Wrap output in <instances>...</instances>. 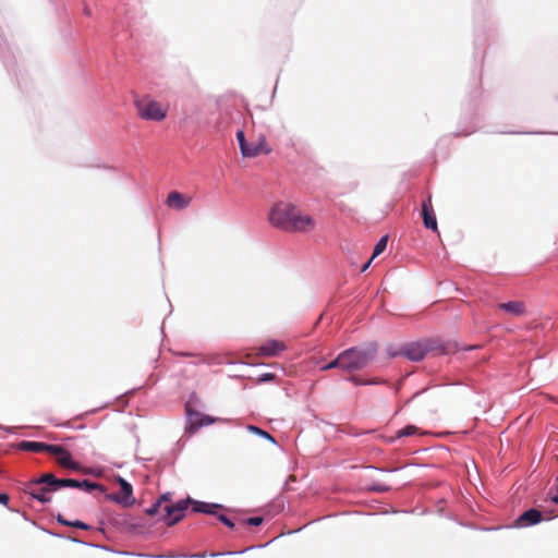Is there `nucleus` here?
<instances>
[{"instance_id":"5701e85b","label":"nucleus","mask_w":558,"mask_h":558,"mask_svg":"<svg viewBox=\"0 0 558 558\" xmlns=\"http://www.w3.org/2000/svg\"><path fill=\"white\" fill-rule=\"evenodd\" d=\"M78 484L80 486L77 488H81V489H84L86 492H92L93 489H100L102 490V486L97 484V483H93L88 480H83V481H78Z\"/></svg>"},{"instance_id":"7ed1b4c3","label":"nucleus","mask_w":558,"mask_h":558,"mask_svg":"<svg viewBox=\"0 0 558 558\" xmlns=\"http://www.w3.org/2000/svg\"><path fill=\"white\" fill-rule=\"evenodd\" d=\"M134 105L138 117L143 120L159 122L167 117V108L154 99L147 97L136 99Z\"/></svg>"},{"instance_id":"39448f33","label":"nucleus","mask_w":558,"mask_h":558,"mask_svg":"<svg viewBox=\"0 0 558 558\" xmlns=\"http://www.w3.org/2000/svg\"><path fill=\"white\" fill-rule=\"evenodd\" d=\"M293 204L278 203L269 213V221L274 227L288 231V225L291 220Z\"/></svg>"},{"instance_id":"c9c22d12","label":"nucleus","mask_w":558,"mask_h":558,"mask_svg":"<svg viewBox=\"0 0 558 558\" xmlns=\"http://www.w3.org/2000/svg\"><path fill=\"white\" fill-rule=\"evenodd\" d=\"M373 259L374 258L371 257V259L362 267V271H365L369 267Z\"/></svg>"},{"instance_id":"e433bc0d","label":"nucleus","mask_w":558,"mask_h":558,"mask_svg":"<svg viewBox=\"0 0 558 558\" xmlns=\"http://www.w3.org/2000/svg\"><path fill=\"white\" fill-rule=\"evenodd\" d=\"M366 383H367V385H371V384H377V380H376V379H373V380H368V381H366Z\"/></svg>"},{"instance_id":"473e14b6","label":"nucleus","mask_w":558,"mask_h":558,"mask_svg":"<svg viewBox=\"0 0 558 558\" xmlns=\"http://www.w3.org/2000/svg\"><path fill=\"white\" fill-rule=\"evenodd\" d=\"M9 496L7 494H0V504L8 505Z\"/></svg>"},{"instance_id":"b1692460","label":"nucleus","mask_w":558,"mask_h":558,"mask_svg":"<svg viewBox=\"0 0 558 558\" xmlns=\"http://www.w3.org/2000/svg\"><path fill=\"white\" fill-rule=\"evenodd\" d=\"M418 432V428L414 425H409V426H405L404 428H401L397 432V438H400V437H407V436H412V435H415L416 433Z\"/></svg>"},{"instance_id":"9d476101","label":"nucleus","mask_w":558,"mask_h":558,"mask_svg":"<svg viewBox=\"0 0 558 558\" xmlns=\"http://www.w3.org/2000/svg\"><path fill=\"white\" fill-rule=\"evenodd\" d=\"M25 492L43 504H47L51 500V497L49 495L51 489L47 487H41L40 484L29 482L26 486Z\"/></svg>"},{"instance_id":"393cba45","label":"nucleus","mask_w":558,"mask_h":558,"mask_svg":"<svg viewBox=\"0 0 558 558\" xmlns=\"http://www.w3.org/2000/svg\"><path fill=\"white\" fill-rule=\"evenodd\" d=\"M80 486L78 481L74 478H59L58 488L72 487L77 488Z\"/></svg>"},{"instance_id":"6ab92c4d","label":"nucleus","mask_w":558,"mask_h":558,"mask_svg":"<svg viewBox=\"0 0 558 558\" xmlns=\"http://www.w3.org/2000/svg\"><path fill=\"white\" fill-rule=\"evenodd\" d=\"M247 148L250 149H256L257 153H256V156L260 155V154H269L271 151V149L269 147H267L266 145V141H265V137L264 136H259L256 141H252L247 144Z\"/></svg>"},{"instance_id":"423d86ee","label":"nucleus","mask_w":558,"mask_h":558,"mask_svg":"<svg viewBox=\"0 0 558 558\" xmlns=\"http://www.w3.org/2000/svg\"><path fill=\"white\" fill-rule=\"evenodd\" d=\"M190 501L191 499L187 498L185 500H180L174 505L165 506V521L169 526L178 523L180 520L183 519L184 512L187 509Z\"/></svg>"},{"instance_id":"20e7f679","label":"nucleus","mask_w":558,"mask_h":558,"mask_svg":"<svg viewBox=\"0 0 558 558\" xmlns=\"http://www.w3.org/2000/svg\"><path fill=\"white\" fill-rule=\"evenodd\" d=\"M315 219L306 214H303L296 206L293 205L291 220L288 225L289 232L307 233L315 229Z\"/></svg>"},{"instance_id":"58836bf2","label":"nucleus","mask_w":558,"mask_h":558,"mask_svg":"<svg viewBox=\"0 0 558 558\" xmlns=\"http://www.w3.org/2000/svg\"><path fill=\"white\" fill-rule=\"evenodd\" d=\"M197 557L204 558L205 554L197 555Z\"/></svg>"},{"instance_id":"4468645a","label":"nucleus","mask_w":558,"mask_h":558,"mask_svg":"<svg viewBox=\"0 0 558 558\" xmlns=\"http://www.w3.org/2000/svg\"><path fill=\"white\" fill-rule=\"evenodd\" d=\"M187 414L190 415V426L187 427V430H190L191 433L196 432L202 426L213 424L216 421L215 418L208 415L201 416L198 413L195 414L196 418H193L189 408Z\"/></svg>"},{"instance_id":"2f4dec72","label":"nucleus","mask_w":558,"mask_h":558,"mask_svg":"<svg viewBox=\"0 0 558 558\" xmlns=\"http://www.w3.org/2000/svg\"><path fill=\"white\" fill-rule=\"evenodd\" d=\"M371 489L375 490V492H387L389 489V487L386 485L377 484V485H374Z\"/></svg>"},{"instance_id":"dca6fc26","label":"nucleus","mask_w":558,"mask_h":558,"mask_svg":"<svg viewBox=\"0 0 558 558\" xmlns=\"http://www.w3.org/2000/svg\"><path fill=\"white\" fill-rule=\"evenodd\" d=\"M190 505L193 506L194 512L207 513V514H216L218 509H221L220 505L217 504H207L203 501H190Z\"/></svg>"},{"instance_id":"f3484780","label":"nucleus","mask_w":558,"mask_h":558,"mask_svg":"<svg viewBox=\"0 0 558 558\" xmlns=\"http://www.w3.org/2000/svg\"><path fill=\"white\" fill-rule=\"evenodd\" d=\"M20 447L26 451L50 453L52 445L38 441H23Z\"/></svg>"},{"instance_id":"c85d7f7f","label":"nucleus","mask_w":558,"mask_h":558,"mask_svg":"<svg viewBox=\"0 0 558 558\" xmlns=\"http://www.w3.org/2000/svg\"><path fill=\"white\" fill-rule=\"evenodd\" d=\"M160 502H156L151 507H149L147 510H146V513L148 515H155L159 512V509H160Z\"/></svg>"},{"instance_id":"1a4fd4ad","label":"nucleus","mask_w":558,"mask_h":558,"mask_svg":"<svg viewBox=\"0 0 558 558\" xmlns=\"http://www.w3.org/2000/svg\"><path fill=\"white\" fill-rule=\"evenodd\" d=\"M543 514L537 509H530L523 512L517 520L515 525L520 527H526L534 524H537L542 521Z\"/></svg>"},{"instance_id":"4be33fe9","label":"nucleus","mask_w":558,"mask_h":558,"mask_svg":"<svg viewBox=\"0 0 558 558\" xmlns=\"http://www.w3.org/2000/svg\"><path fill=\"white\" fill-rule=\"evenodd\" d=\"M387 242H388V236L387 235L383 236L377 242V244L374 247V252H373L372 258H375L376 256H378L379 254H381L386 250Z\"/></svg>"},{"instance_id":"2eb2a0df","label":"nucleus","mask_w":558,"mask_h":558,"mask_svg":"<svg viewBox=\"0 0 558 558\" xmlns=\"http://www.w3.org/2000/svg\"><path fill=\"white\" fill-rule=\"evenodd\" d=\"M119 483L121 486V496L116 497V500L125 506H130L134 502V498L132 497V486L123 478H119Z\"/></svg>"},{"instance_id":"f257e3e1","label":"nucleus","mask_w":558,"mask_h":558,"mask_svg":"<svg viewBox=\"0 0 558 558\" xmlns=\"http://www.w3.org/2000/svg\"><path fill=\"white\" fill-rule=\"evenodd\" d=\"M458 344L452 341L442 342L438 339H426L424 341L412 342L405 344L400 355H403L410 361L418 362L422 361L428 353H435L437 355H446L457 352Z\"/></svg>"},{"instance_id":"f03ea898","label":"nucleus","mask_w":558,"mask_h":558,"mask_svg":"<svg viewBox=\"0 0 558 558\" xmlns=\"http://www.w3.org/2000/svg\"><path fill=\"white\" fill-rule=\"evenodd\" d=\"M376 347L369 345L365 349L351 348L340 353L342 359V371L354 372L367 366L375 357Z\"/></svg>"},{"instance_id":"4c0bfd02","label":"nucleus","mask_w":558,"mask_h":558,"mask_svg":"<svg viewBox=\"0 0 558 558\" xmlns=\"http://www.w3.org/2000/svg\"><path fill=\"white\" fill-rule=\"evenodd\" d=\"M85 13H86L87 15H89V14H90V10H89L88 8H85Z\"/></svg>"},{"instance_id":"9b49d317","label":"nucleus","mask_w":558,"mask_h":558,"mask_svg":"<svg viewBox=\"0 0 558 558\" xmlns=\"http://www.w3.org/2000/svg\"><path fill=\"white\" fill-rule=\"evenodd\" d=\"M192 198L186 196L180 192L172 191L168 194L167 205L170 208H174L177 210H181L186 208L191 204Z\"/></svg>"},{"instance_id":"a878e982","label":"nucleus","mask_w":558,"mask_h":558,"mask_svg":"<svg viewBox=\"0 0 558 558\" xmlns=\"http://www.w3.org/2000/svg\"><path fill=\"white\" fill-rule=\"evenodd\" d=\"M340 368L342 369V359H341V355L339 354L333 361H331L330 363L322 366V371H328V369H331V368Z\"/></svg>"},{"instance_id":"7c9ffc66","label":"nucleus","mask_w":558,"mask_h":558,"mask_svg":"<svg viewBox=\"0 0 558 558\" xmlns=\"http://www.w3.org/2000/svg\"><path fill=\"white\" fill-rule=\"evenodd\" d=\"M349 380H350V381H352V383H353V384H355V385H367V383H366V381L362 380V379H361L360 377H357V376H351V377L349 378Z\"/></svg>"},{"instance_id":"72a5a7b5","label":"nucleus","mask_w":558,"mask_h":558,"mask_svg":"<svg viewBox=\"0 0 558 558\" xmlns=\"http://www.w3.org/2000/svg\"><path fill=\"white\" fill-rule=\"evenodd\" d=\"M556 482H557V492L554 495H551L550 500L555 504H558V477L556 478Z\"/></svg>"},{"instance_id":"0eeeda50","label":"nucleus","mask_w":558,"mask_h":558,"mask_svg":"<svg viewBox=\"0 0 558 558\" xmlns=\"http://www.w3.org/2000/svg\"><path fill=\"white\" fill-rule=\"evenodd\" d=\"M50 454L56 457L57 463L62 468L74 470V471L82 470L80 463L75 462L72 459L71 453L64 447H62L60 445H52Z\"/></svg>"},{"instance_id":"412c9836","label":"nucleus","mask_w":558,"mask_h":558,"mask_svg":"<svg viewBox=\"0 0 558 558\" xmlns=\"http://www.w3.org/2000/svg\"><path fill=\"white\" fill-rule=\"evenodd\" d=\"M57 520L59 523H61L65 526H73V527H77L81 530H89V525H87L86 523L78 521V520L69 521V520H65L64 518H62L61 515H58Z\"/></svg>"},{"instance_id":"f704fd0d","label":"nucleus","mask_w":558,"mask_h":558,"mask_svg":"<svg viewBox=\"0 0 558 558\" xmlns=\"http://www.w3.org/2000/svg\"><path fill=\"white\" fill-rule=\"evenodd\" d=\"M169 498H168V495H162L158 500L157 502H160V506L165 502V501H168Z\"/></svg>"},{"instance_id":"f8f14e48","label":"nucleus","mask_w":558,"mask_h":558,"mask_svg":"<svg viewBox=\"0 0 558 558\" xmlns=\"http://www.w3.org/2000/svg\"><path fill=\"white\" fill-rule=\"evenodd\" d=\"M286 350V344L282 341L269 340L258 348V355L260 356H276Z\"/></svg>"},{"instance_id":"6e6552de","label":"nucleus","mask_w":558,"mask_h":558,"mask_svg":"<svg viewBox=\"0 0 558 558\" xmlns=\"http://www.w3.org/2000/svg\"><path fill=\"white\" fill-rule=\"evenodd\" d=\"M422 216L425 228L438 231L436 216L432 206L430 196L422 204Z\"/></svg>"},{"instance_id":"c756f323","label":"nucleus","mask_w":558,"mask_h":558,"mask_svg":"<svg viewBox=\"0 0 558 558\" xmlns=\"http://www.w3.org/2000/svg\"><path fill=\"white\" fill-rule=\"evenodd\" d=\"M218 519L220 522H222L228 527H230V529L234 527V523L229 518H227L225 514H219Z\"/></svg>"},{"instance_id":"ddd939ff","label":"nucleus","mask_w":558,"mask_h":558,"mask_svg":"<svg viewBox=\"0 0 558 558\" xmlns=\"http://www.w3.org/2000/svg\"><path fill=\"white\" fill-rule=\"evenodd\" d=\"M497 308L514 317H519L525 314V305L522 301L500 303L497 305Z\"/></svg>"},{"instance_id":"cd10ccee","label":"nucleus","mask_w":558,"mask_h":558,"mask_svg":"<svg viewBox=\"0 0 558 558\" xmlns=\"http://www.w3.org/2000/svg\"><path fill=\"white\" fill-rule=\"evenodd\" d=\"M262 522H263L262 517H253V518L247 519L244 523L248 524V525L258 526L259 524H262Z\"/></svg>"},{"instance_id":"aec40b11","label":"nucleus","mask_w":558,"mask_h":558,"mask_svg":"<svg viewBox=\"0 0 558 558\" xmlns=\"http://www.w3.org/2000/svg\"><path fill=\"white\" fill-rule=\"evenodd\" d=\"M33 483H36V484H47L48 486L51 487V490H54V489H58V482H59V478H57L53 474L51 473H46L44 475H41L39 478L37 480H34L32 481Z\"/></svg>"},{"instance_id":"a211bd4d","label":"nucleus","mask_w":558,"mask_h":558,"mask_svg":"<svg viewBox=\"0 0 558 558\" xmlns=\"http://www.w3.org/2000/svg\"><path fill=\"white\" fill-rule=\"evenodd\" d=\"M236 138L239 142L240 150L244 157H248V158L256 157L257 150L255 148L254 149L247 148L248 142L246 141L243 131L240 130L236 132Z\"/></svg>"},{"instance_id":"bb28decb","label":"nucleus","mask_w":558,"mask_h":558,"mask_svg":"<svg viewBox=\"0 0 558 558\" xmlns=\"http://www.w3.org/2000/svg\"><path fill=\"white\" fill-rule=\"evenodd\" d=\"M248 428H250L252 432H254L255 434H257V435H259V436H262V437H264V438L269 439L271 442H275L274 437H272L271 435H269L267 432H265V430H263V429H260V428H258V427H256V426H252V425H251V426H248Z\"/></svg>"}]
</instances>
